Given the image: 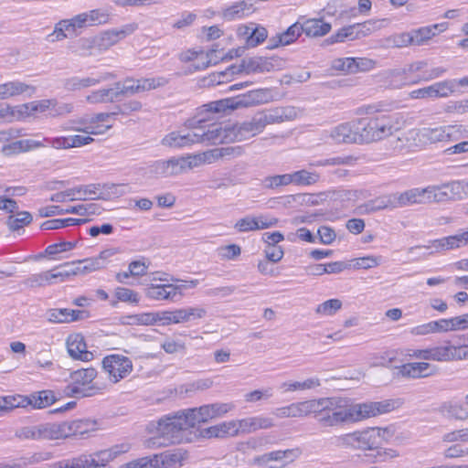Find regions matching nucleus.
<instances>
[{"instance_id":"obj_43","label":"nucleus","mask_w":468,"mask_h":468,"mask_svg":"<svg viewBox=\"0 0 468 468\" xmlns=\"http://www.w3.org/2000/svg\"><path fill=\"white\" fill-rule=\"evenodd\" d=\"M119 98L115 83L113 87L108 89H101L95 91H92L90 95L87 96V101L90 103H106V102H113Z\"/></svg>"},{"instance_id":"obj_24","label":"nucleus","mask_w":468,"mask_h":468,"mask_svg":"<svg viewBox=\"0 0 468 468\" xmlns=\"http://www.w3.org/2000/svg\"><path fill=\"white\" fill-rule=\"evenodd\" d=\"M437 367L428 362H412L399 367L398 375L408 378H423L437 373Z\"/></svg>"},{"instance_id":"obj_61","label":"nucleus","mask_w":468,"mask_h":468,"mask_svg":"<svg viewBox=\"0 0 468 468\" xmlns=\"http://www.w3.org/2000/svg\"><path fill=\"white\" fill-rule=\"evenodd\" d=\"M2 402L5 406V410H13L15 408H25L30 404L28 396L22 395L2 397Z\"/></svg>"},{"instance_id":"obj_56","label":"nucleus","mask_w":468,"mask_h":468,"mask_svg":"<svg viewBox=\"0 0 468 468\" xmlns=\"http://www.w3.org/2000/svg\"><path fill=\"white\" fill-rule=\"evenodd\" d=\"M168 83L165 77L145 78L137 80L138 93L163 87Z\"/></svg>"},{"instance_id":"obj_30","label":"nucleus","mask_w":468,"mask_h":468,"mask_svg":"<svg viewBox=\"0 0 468 468\" xmlns=\"http://www.w3.org/2000/svg\"><path fill=\"white\" fill-rule=\"evenodd\" d=\"M237 420L224 421L219 424L204 429L201 433L206 438L234 437L239 433Z\"/></svg>"},{"instance_id":"obj_28","label":"nucleus","mask_w":468,"mask_h":468,"mask_svg":"<svg viewBox=\"0 0 468 468\" xmlns=\"http://www.w3.org/2000/svg\"><path fill=\"white\" fill-rule=\"evenodd\" d=\"M261 113L268 125L292 121L297 117L298 111L293 106H285L264 110Z\"/></svg>"},{"instance_id":"obj_39","label":"nucleus","mask_w":468,"mask_h":468,"mask_svg":"<svg viewBox=\"0 0 468 468\" xmlns=\"http://www.w3.org/2000/svg\"><path fill=\"white\" fill-rule=\"evenodd\" d=\"M54 105L53 99L35 101L19 105V116L21 119L34 114L35 112H51V106Z\"/></svg>"},{"instance_id":"obj_55","label":"nucleus","mask_w":468,"mask_h":468,"mask_svg":"<svg viewBox=\"0 0 468 468\" xmlns=\"http://www.w3.org/2000/svg\"><path fill=\"white\" fill-rule=\"evenodd\" d=\"M410 45H412V37L408 32L391 35L384 39L387 48H404Z\"/></svg>"},{"instance_id":"obj_38","label":"nucleus","mask_w":468,"mask_h":468,"mask_svg":"<svg viewBox=\"0 0 468 468\" xmlns=\"http://www.w3.org/2000/svg\"><path fill=\"white\" fill-rule=\"evenodd\" d=\"M67 426L69 427L68 438L69 437H77V436H84L91 431L96 430V421L91 420H74L70 421H66Z\"/></svg>"},{"instance_id":"obj_11","label":"nucleus","mask_w":468,"mask_h":468,"mask_svg":"<svg viewBox=\"0 0 468 468\" xmlns=\"http://www.w3.org/2000/svg\"><path fill=\"white\" fill-rule=\"evenodd\" d=\"M196 133L199 135L198 144H227L240 139L237 128L230 124L222 126L218 123H211L201 132L196 131Z\"/></svg>"},{"instance_id":"obj_10","label":"nucleus","mask_w":468,"mask_h":468,"mask_svg":"<svg viewBox=\"0 0 468 468\" xmlns=\"http://www.w3.org/2000/svg\"><path fill=\"white\" fill-rule=\"evenodd\" d=\"M195 155L186 157H172L168 160H158L144 168V173L178 175L187 173L193 167H197Z\"/></svg>"},{"instance_id":"obj_19","label":"nucleus","mask_w":468,"mask_h":468,"mask_svg":"<svg viewBox=\"0 0 468 468\" xmlns=\"http://www.w3.org/2000/svg\"><path fill=\"white\" fill-rule=\"evenodd\" d=\"M300 454L301 451L299 448L272 451L258 456L255 458L254 463L262 466L268 465L271 462H279L282 463L280 466L270 465L269 468H282L296 460Z\"/></svg>"},{"instance_id":"obj_22","label":"nucleus","mask_w":468,"mask_h":468,"mask_svg":"<svg viewBox=\"0 0 468 468\" xmlns=\"http://www.w3.org/2000/svg\"><path fill=\"white\" fill-rule=\"evenodd\" d=\"M357 158L354 157L352 155H346V156H337L333 158H327V159H320L316 161L310 162L308 164V167L295 171L292 174H285L284 176H315L318 172L315 169L316 167L320 166H338V165H344V166H351L354 165L356 162Z\"/></svg>"},{"instance_id":"obj_26","label":"nucleus","mask_w":468,"mask_h":468,"mask_svg":"<svg viewBox=\"0 0 468 468\" xmlns=\"http://www.w3.org/2000/svg\"><path fill=\"white\" fill-rule=\"evenodd\" d=\"M67 348L69 355L81 361H90L93 355L87 350V345L84 336L81 334L70 335L67 339Z\"/></svg>"},{"instance_id":"obj_13","label":"nucleus","mask_w":468,"mask_h":468,"mask_svg":"<svg viewBox=\"0 0 468 468\" xmlns=\"http://www.w3.org/2000/svg\"><path fill=\"white\" fill-rule=\"evenodd\" d=\"M329 136L336 144H364L359 119L332 128Z\"/></svg>"},{"instance_id":"obj_63","label":"nucleus","mask_w":468,"mask_h":468,"mask_svg":"<svg viewBox=\"0 0 468 468\" xmlns=\"http://www.w3.org/2000/svg\"><path fill=\"white\" fill-rule=\"evenodd\" d=\"M342 307V303L338 299H330L319 304L315 312L323 315H333Z\"/></svg>"},{"instance_id":"obj_6","label":"nucleus","mask_w":468,"mask_h":468,"mask_svg":"<svg viewBox=\"0 0 468 468\" xmlns=\"http://www.w3.org/2000/svg\"><path fill=\"white\" fill-rule=\"evenodd\" d=\"M383 437L379 428H368L336 436L334 443L339 448H351L356 450H374L382 444Z\"/></svg>"},{"instance_id":"obj_52","label":"nucleus","mask_w":468,"mask_h":468,"mask_svg":"<svg viewBox=\"0 0 468 468\" xmlns=\"http://www.w3.org/2000/svg\"><path fill=\"white\" fill-rule=\"evenodd\" d=\"M321 385L318 378H310L304 381L284 382L281 388L285 391L305 390L312 389Z\"/></svg>"},{"instance_id":"obj_50","label":"nucleus","mask_w":468,"mask_h":468,"mask_svg":"<svg viewBox=\"0 0 468 468\" xmlns=\"http://www.w3.org/2000/svg\"><path fill=\"white\" fill-rule=\"evenodd\" d=\"M43 145L44 144L39 141H36V140H32V139H23V140L16 141L14 143L8 144L7 146H5L3 148V150L5 152L17 154V153H21V152H27V151H29V150H32L35 148H38Z\"/></svg>"},{"instance_id":"obj_21","label":"nucleus","mask_w":468,"mask_h":468,"mask_svg":"<svg viewBox=\"0 0 468 468\" xmlns=\"http://www.w3.org/2000/svg\"><path fill=\"white\" fill-rule=\"evenodd\" d=\"M198 136L193 130L173 131L162 138L161 144L171 149H182L198 144Z\"/></svg>"},{"instance_id":"obj_44","label":"nucleus","mask_w":468,"mask_h":468,"mask_svg":"<svg viewBox=\"0 0 468 468\" xmlns=\"http://www.w3.org/2000/svg\"><path fill=\"white\" fill-rule=\"evenodd\" d=\"M452 126L436 127V128H423L421 130V136L430 143H437L446 141L451 136Z\"/></svg>"},{"instance_id":"obj_18","label":"nucleus","mask_w":468,"mask_h":468,"mask_svg":"<svg viewBox=\"0 0 468 468\" xmlns=\"http://www.w3.org/2000/svg\"><path fill=\"white\" fill-rule=\"evenodd\" d=\"M416 191L414 188L407 190L403 193H394L386 196L378 197L373 199V205H375L378 210L387 208H397L410 206L416 204Z\"/></svg>"},{"instance_id":"obj_14","label":"nucleus","mask_w":468,"mask_h":468,"mask_svg":"<svg viewBox=\"0 0 468 468\" xmlns=\"http://www.w3.org/2000/svg\"><path fill=\"white\" fill-rule=\"evenodd\" d=\"M401 405L399 399H385L354 404L356 421L375 417L379 414L388 413Z\"/></svg>"},{"instance_id":"obj_41","label":"nucleus","mask_w":468,"mask_h":468,"mask_svg":"<svg viewBox=\"0 0 468 468\" xmlns=\"http://www.w3.org/2000/svg\"><path fill=\"white\" fill-rule=\"evenodd\" d=\"M86 457L90 468H105L110 462L115 459L111 448L90 454L86 453Z\"/></svg>"},{"instance_id":"obj_5","label":"nucleus","mask_w":468,"mask_h":468,"mask_svg":"<svg viewBox=\"0 0 468 468\" xmlns=\"http://www.w3.org/2000/svg\"><path fill=\"white\" fill-rule=\"evenodd\" d=\"M428 62L425 60L415 61L402 70H396L391 75L390 83L394 88L406 85H415L420 82H428L439 79L447 71L446 68L435 67L425 69Z\"/></svg>"},{"instance_id":"obj_9","label":"nucleus","mask_w":468,"mask_h":468,"mask_svg":"<svg viewBox=\"0 0 468 468\" xmlns=\"http://www.w3.org/2000/svg\"><path fill=\"white\" fill-rule=\"evenodd\" d=\"M75 189L77 200H108L124 195L128 186L125 184H90L73 187Z\"/></svg>"},{"instance_id":"obj_27","label":"nucleus","mask_w":468,"mask_h":468,"mask_svg":"<svg viewBox=\"0 0 468 468\" xmlns=\"http://www.w3.org/2000/svg\"><path fill=\"white\" fill-rule=\"evenodd\" d=\"M241 154V147L239 146H224L220 148H215L210 151H207L201 154H195L196 162L197 163V166L206 163H212L214 160L230 157V156H239Z\"/></svg>"},{"instance_id":"obj_57","label":"nucleus","mask_w":468,"mask_h":468,"mask_svg":"<svg viewBox=\"0 0 468 468\" xmlns=\"http://www.w3.org/2000/svg\"><path fill=\"white\" fill-rule=\"evenodd\" d=\"M118 96L126 97L138 93L137 80L126 78L122 81L115 82Z\"/></svg>"},{"instance_id":"obj_53","label":"nucleus","mask_w":468,"mask_h":468,"mask_svg":"<svg viewBox=\"0 0 468 468\" xmlns=\"http://www.w3.org/2000/svg\"><path fill=\"white\" fill-rule=\"evenodd\" d=\"M51 468H90L86 453L54 463Z\"/></svg>"},{"instance_id":"obj_40","label":"nucleus","mask_w":468,"mask_h":468,"mask_svg":"<svg viewBox=\"0 0 468 468\" xmlns=\"http://www.w3.org/2000/svg\"><path fill=\"white\" fill-rule=\"evenodd\" d=\"M211 115L212 113L207 112L202 106L198 109L197 114L194 117L187 119L184 122V127L188 130L201 132L208 126L206 123L211 120Z\"/></svg>"},{"instance_id":"obj_15","label":"nucleus","mask_w":468,"mask_h":468,"mask_svg":"<svg viewBox=\"0 0 468 468\" xmlns=\"http://www.w3.org/2000/svg\"><path fill=\"white\" fill-rule=\"evenodd\" d=\"M233 403H212L199 408L188 409L187 412L193 419L194 427L199 423L207 422L209 420L219 418L234 409Z\"/></svg>"},{"instance_id":"obj_2","label":"nucleus","mask_w":468,"mask_h":468,"mask_svg":"<svg viewBox=\"0 0 468 468\" xmlns=\"http://www.w3.org/2000/svg\"><path fill=\"white\" fill-rule=\"evenodd\" d=\"M376 112L375 115L359 119L364 144L384 140L404 127L405 121L401 113L388 112L369 106L367 112Z\"/></svg>"},{"instance_id":"obj_31","label":"nucleus","mask_w":468,"mask_h":468,"mask_svg":"<svg viewBox=\"0 0 468 468\" xmlns=\"http://www.w3.org/2000/svg\"><path fill=\"white\" fill-rule=\"evenodd\" d=\"M0 92L3 101L21 94L32 96L36 92V87L20 80H13L0 84Z\"/></svg>"},{"instance_id":"obj_3","label":"nucleus","mask_w":468,"mask_h":468,"mask_svg":"<svg viewBox=\"0 0 468 468\" xmlns=\"http://www.w3.org/2000/svg\"><path fill=\"white\" fill-rule=\"evenodd\" d=\"M314 419L324 428L356 422L354 405H342V400L336 398L320 399Z\"/></svg>"},{"instance_id":"obj_46","label":"nucleus","mask_w":468,"mask_h":468,"mask_svg":"<svg viewBox=\"0 0 468 468\" xmlns=\"http://www.w3.org/2000/svg\"><path fill=\"white\" fill-rule=\"evenodd\" d=\"M162 458L161 468H176L177 465L182 466L183 461L186 459V452L181 450L165 451L160 453Z\"/></svg>"},{"instance_id":"obj_58","label":"nucleus","mask_w":468,"mask_h":468,"mask_svg":"<svg viewBox=\"0 0 468 468\" xmlns=\"http://www.w3.org/2000/svg\"><path fill=\"white\" fill-rule=\"evenodd\" d=\"M112 127V124H102V125H96L93 126L90 124V126L80 127V126H67V125H61V129L63 131H76V132H82L87 134H103L108 130H110Z\"/></svg>"},{"instance_id":"obj_29","label":"nucleus","mask_w":468,"mask_h":468,"mask_svg":"<svg viewBox=\"0 0 468 468\" xmlns=\"http://www.w3.org/2000/svg\"><path fill=\"white\" fill-rule=\"evenodd\" d=\"M266 126L267 123L261 112H257L250 121L234 125L237 128V133H239V141L249 136H255L261 133Z\"/></svg>"},{"instance_id":"obj_37","label":"nucleus","mask_w":468,"mask_h":468,"mask_svg":"<svg viewBox=\"0 0 468 468\" xmlns=\"http://www.w3.org/2000/svg\"><path fill=\"white\" fill-rule=\"evenodd\" d=\"M301 30L308 37H323L331 30V25L322 19H307L301 24Z\"/></svg>"},{"instance_id":"obj_36","label":"nucleus","mask_w":468,"mask_h":468,"mask_svg":"<svg viewBox=\"0 0 468 468\" xmlns=\"http://www.w3.org/2000/svg\"><path fill=\"white\" fill-rule=\"evenodd\" d=\"M314 177H265L262 185L266 188H275L281 186L294 184L296 186H308L315 183Z\"/></svg>"},{"instance_id":"obj_34","label":"nucleus","mask_w":468,"mask_h":468,"mask_svg":"<svg viewBox=\"0 0 468 468\" xmlns=\"http://www.w3.org/2000/svg\"><path fill=\"white\" fill-rule=\"evenodd\" d=\"M302 34L301 24L296 22L287 28L286 31L276 34L269 40V48H275L280 46L290 45L294 42Z\"/></svg>"},{"instance_id":"obj_8","label":"nucleus","mask_w":468,"mask_h":468,"mask_svg":"<svg viewBox=\"0 0 468 468\" xmlns=\"http://www.w3.org/2000/svg\"><path fill=\"white\" fill-rule=\"evenodd\" d=\"M274 69V64L272 58H262V57H254L244 58L241 60L240 65L239 66H230L225 71L218 72L217 74H213L212 81L217 84H220L225 82V79L229 76H232L234 74H239L241 72L250 73H263L270 72Z\"/></svg>"},{"instance_id":"obj_35","label":"nucleus","mask_w":468,"mask_h":468,"mask_svg":"<svg viewBox=\"0 0 468 468\" xmlns=\"http://www.w3.org/2000/svg\"><path fill=\"white\" fill-rule=\"evenodd\" d=\"M41 440H60L68 438L69 427L66 421L39 424Z\"/></svg>"},{"instance_id":"obj_54","label":"nucleus","mask_w":468,"mask_h":468,"mask_svg":"<svg viewBox=\"0 0 468 468\" xmlns=\"http://www.w3.org/2000/svg\"><path fill=\"white\" fill-rule=\"evenodd\" d=\"M438 25L433 27H425L410 32V37H412V45L420 46L426 41L435 36L434 29H437Z\"/></svg>"},{"instance_id":"obj_25","label":"nucleus","mask_w":468,"mask_h":468,"mask_svg":"<svg viewBox=\"0 0 468 468\" xmlns=\"http://www.w3.org/2000/svg\"><path fill=\"white\" fill-rule=\"evenodd\" d=\"M278 223V219L275 218H270L267 216L261 215L259 217L247 216L239 219L234 228L238 232H248L258 229H265L275 226Z\"/></svg>"},{"instance_id":"obj_51","label":"nucleus","mask_w":468,"mask_h":468,"mask_svg":"<svg viewBox=\"0 0 468 468\" xmlns=\"http://www.w3.org/2000/svg\"><path fill=\"white\" fill-rule=\"evenodd\" d=\"M385 19H371L363 23L355 24L356 28V37L358 39L371 35L373 32L379 30L383 27Z\"/></svg>"},{"instance_id":"obj_45","label":"nucleus","mask_w":468,"mask_h":468,"mask_svg":"<svg viewBox=\"0 0 468 468\" xmlns=\"http://www.w3.org/2000/svg\"><path fill=\"white\" fill-rule=\"evenodd\" d=\"M30 406L34 409H44L56 401L54 392L51 390H41L28 396Z\"/></svg>"},{"instance_id":"obj_64","label":"nucleus","mask_w":468,"mask_h":468,"mask_svg":"<svg viewBox=\"0 0 468 468\" xmlns=\"http://www.w3.org/2000/svg\"><path fill=\"white\" fill-rule=\"evenodd\" d=\"M40 456L33 454L31 456H23L14 460L11 463H0V468H26L30 464L38 463Z\"/></svg>"},{"instance_id":"obj_17","label":"nucleus","mask_w":468,"mask_h":468,"mask_svg":"<svg viewBox=\"0 0 468 468\" xmlns=\"http://www.w3.org/2000/svg\"><path fill=\"white\" fill-rule=\"evenodd\" d=\"M455 91V81L445 80L430 86L420 88L410 92V99H440L447 98Z\"/></svg>"},{"instance_id":"obj_16","label":"nucleus","mask_w":468,"mask_h":468,"mask_svg":"<svg viewBox=\"0 0 468 468\" xmlns=\"http://www.w3.org/2000/svg\"><path fill=\"white\" fill-rule=\"evenodd\" d=\"M468 244V229L467 230L458 233L456 235L444 237L441 239H434L429 241L428 245H418L414 247H410L408 249V253H412L413 251L420 249L432 250L428 254H432L433 252H439L442 250H448L452 249H457Z\"/></svg>"},{"instance_id":"obj_60","label":"nucleus","mask_w":468,"mask_h":468,"mask_svg":"<svg viewBox=\"0 0 468 468\" xmlns=\"http://www.w3.org/2000/svg\"><path fill=\"white\" fill-rule=\"evenodd\" d=\"M52 278L51 271H43L37 274H32L28 278H27L23 283L30 288L44 286L47 283H50Z\"/></svg>"},{"instance_id":"obj_33","label":"nucleus","mask_w":468,"mask_h":468,"mask_svg":"<svg viewBox=\"0 0 468 468\" xmlns=\"http://www.w3.org/2000/svg\"><path fill=\"white\" fill-rule=\"evenodd\" d=\"M237 421L239 432L241 433H250L261 429H270L274 426L272 419L264 416L250 417Z\"/></svg>"},{"instance_id":"obj_59","label":"nucleus","mask_w":468,"mask_h":468,"mask_svg":"<svg viewBox=\"0 0 468 468\" xmlns=\"http://www.w3.org/2000/svg\"><path fill=\"white\" fill-rule=\"evenodd\" d=\"M430 357L431 360L433 361L454 360V356L452 355V345L431 347Z\"/></svg>"},{"instance_id":"obj_20","label":"nucleus","mask_w":468,"mask_h":468,"mask_svg":"<svg viewBox=\"0 0 468 468\" xmlns=\"http://www.w3.org/2000/svg\"><path fill=\"white\" fill-rule=\"evenodd\" d=\"M234 98L237 109H241L268 103L273 101L274 96L271 89L264 88L252 90Z\"/></svg>"},{"instance_id":"obj_42","label":"nucleus","mask_w":468,"mask_h":468,"mask_svg":"<svg viewBox=\"0 0 468 468\" xmlns=\"http://www.w3.org/2000/svg\"><path fill=\"white\" fill-rule=\"evenodd\" d=\"M438 411L445 417L453 418L455 420H464L468 419V411L459 403L452 401L443 402Z\"/></svg>"},{"instance_id":"obj_4","label":"nucleus","mask_w":468,"mask_h":468,"mask_svg":"<svg viewBox=\"0 0 468 468\" xmlns=\"http://www.w3.org/2000/svg\"><path fill=\"white\" fill-rule=\"evenodd\" d=\"M414 191L418 194L416 204L458 200L468 196V181L456 180L441 186L414 188Z\"/></svg>"},{"instance_id":"obj_32","label":"nucleus","mask_w":468,"mask_h":468,"mask_svg":"<svg viewBox=\"0 0 468 468\" xmlns=\"http://www.w3.org/2000/svg\"><path fill=\"white\" fill-rule=\"evenodd\" d=\"M254 12L253 5L248 1H238L222 9V18L227 21L241 19Z\"/></svg>"},{"instance_id":"obj_1","label":"nucleus","mask_w":468,"mask_h":468,"mask_svg":"<svg viewBox=\"0 0 468 468\" xmlns=\"http://www.w3.org/2000/svg\"><path fill=\"white\" fill-rule=\"evenodd\" d=\"M150 427L155 435L146 440L144 445L148 449H157L182 442L185 431L194 428V422L186 410L161 418L155 424L151 423Z\"/></svg>"},{"instance_id":"obj_7","label":"nucleus","mask_w":468,"mask_h":468,"mask_svg":"<svg viewBox=\"0 0 468 468\" xmlns=\"http://www.w3.org/2000/svg\"><path fill=\"white\" fill-rule=\"evenodd\" d=\"M96 377L97 370L93 367L72 371L69 375L71 383L66 387V393L71 397L82 398L100 394L102 388L93 383Z\"/></svg>"},{"instance_id":"obj_48","label":"nucleus","mask_w":468,"mask_h":468,"mask_svg":"<svg viewBox=\"0 0 468 468\" xmlns=\"http://www.w3.org/2000/svg\"><path fill=\"white\" fill-rule=\"evenodd\" d=\"M203 107L207 112L212 114L237 110L234 97L211 101L207 104H204Z\"/></svg>"},{"instance_id":"obj_12","label":"nucleus","mask_w":468,"mask_h":468,"mask_svg":"<svg viewBox=\"0 0 468 468\" xmlns=\"http://www.w3.org/2000/svg\"><path fill=\"white\" fill-rule=\"evenodd\" d=\"M101 365L105 373L108 374L109 380L114 384L127 378L133 367L129 357L119 354L106 356Z\"/></svg>"},{"instance_id":"obj_62","label":"nucleus","mask_w":468,"mask_h":468,"mask_svg":"<svg viewBox=\"0 0 468 468\" xmlns=\"http://www.w3.org/2000/svg\"><path fill=\"white\" fill-rule=\"evenodd\" d=\"M319 402L320 399L296 402L298 418L305 417L310 414H314V416L315 412H317Z\"/></svg>"},{"instance_id":"obj_23","label":"nucleus","mask_w":468,"mask_h":468,"mask_svg":"<svg viewBox=\"0 0 468 468\" xmlns=\"http://www.w3.org/2000/svg\"><path fill=\"white\" fill-rule=\"evenodd\" d=\"M185 288L183 285H175L172 283L166 284H154L147 285L144 289V293L147 298L155 301H175L177 294H182L181 290Z\"/></svg>"},{"instance_id":"obj_49","label":"nucleus","mask_w":468,"mask_h":468,"mask_svg":"<svg viewBox=\"0 0 468 468\" xmlns=\"http://www.w3.org/2000/svg\"><path fill=\"white\" fill-rule=\"evenodd\" d=\"M101 82V80H96L95 78H79V77H71L64 80V88L67 90H78L84 88H88L90 86L97 85Z\"/></svg>"},{"instance_id":"obj_47","label":"nucleus","mask_w":468,"mask_h":468,"mask_svg":"<svg viewBox=\"0 0 468 468\" xmlns=\"http://www.w3.org/2000/svg\"><path fill=\"white\" fill-rule=\"evenodd\" d=\"M33 220L32 215L27 211L18 212L16 215H10L5 221L10 231H18L25 226L29 225Z\"/></svg>"}]
</instances>
